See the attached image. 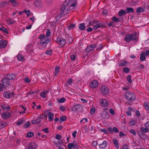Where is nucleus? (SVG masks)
I'll use <instances>...</instances> for the list:
<instances>
[{"mask_svg":"<svg viewBox=\"0 0 149 149\" xmlns=\"http://www.w3.org/2000/svg\"><path fill=\"white\" fill-rule=\"evenodd\" d=\"M72 1H65L61 6L60 10H62L64 14H68L71 10L74 9L76 8L77 2H72Z\"/></svg>","mask_w":149,"mask_h":149,"instance_id":"nucleus-1","label":"nucleus"},{"mask_svg":"<svg viewBox=\"0 0 149 149\" xmlns=\"http://www.w3.org/2000/svg\"><path fill=\"white\" fill-rule=\"evenodd\" d=\"M137 33L134 32L133 34H128L125 36L124 40L126 42H129L130 41L133 40L134 41H138L139 37L136 36Z\"/></svg>","mask_w":149,"mask_h":149,"instance_id":"nucleus-2","label":"nucleus"},{"mask_svg":"<svg viewBox=\"0 0 149 149\" xmlns=\"http://www.w3.org/2000/svg\"><path fill=\"white\" fill-rule=\"evenodd\" d=\"M51 40L50 38L41 40L39 43V49H45L48 42H51Z\"/></svg>","mask_w":149,"mask_h":149,"instance_id":"nucleus-3","label":"nucleus"},{"mask_svg":"<svg viewBox=\"0 0 149 149\" xmlns=\"http://www.w3.org/2000/svg\"><path fill=\"white\" fill-rule=\"evenodd\" d=\"M10 2L11 3L12 5L15 6H17L18 5L17 1H3L0 2V8H2L8 5Z\"/></svg>","mask_w":149,"mask_h":149,"instance_id":"nucleus-4","label":"nucleus"},{"mask_svg":"<svg viewBox=\"0 0 149 149\" xmlns=\"http://www.w3.org/2000/svg\"><path fill=\"white\" fill-rule=\"evenodd\" d=\"M125 98L131 101L134 100L136 98V96L135 94L132 92L127 91L126 92L124 95Z\"/></svg>","mask_w":149,"mask_h":149,"instance_id":"nucleus-5","label":"nucleus"},{"mask_svg":"<svg viewBox=\"0 0 149 149\" xmlns=\"http://www.w3.org/2000/svg\"><path fill=\"white\" fill-rule=\"evenodd\" d=\"M97 22V21L93 20L91 22H89V23L90 25L93 26V29L94 30H96L99 28H102L105 27V26L104 24H97L95 25H94L95 23H96Z\"/></svg>","mask_w":149,"mask_h":149,"instance_id":"nucleus-6","label":"nucleus"},{"mask_svg":"<svg viewBox=\"0 0 149 149\" xmlns=\"http://www.w3.org/2000/svg\"><path fill=\"white\" fill-rule=\"evenodd\" d=\"M3 85L4 86V89H6L10 85L9 80L6 77L5 78H3L1 81Z\"/></svg>","mask_w":149,"mask_h":149,"instance_id":"nucleus-7","label":"nucleus"},{"mask_svg":"<svg viewBox=\"0 0 149 149\" xmlns=\"http://www.w3.org/2000/svg\"><path fill=\"white\" fill-rule=\"evenodd\" d=\"M96 45L92 44L88 46L85 49V51L87 52L91 53H93V50L96 47Z\"/></svg>","mask_w":149,"mask_h":149,"instance_id":"nucleus-8","label":"nucleus"},{"mask_svg":"<svg viewBox=\"0 0 149 149\" xmlns=\"http://www.w3.org/2000/svg\"><path fill=\"white\" fill-rule=\"evenodd\" d=\"M145 127H142L140 130L143 132L147 133L149 131V121L146 122L144 125Z\"/></svg>","mask_w":149,"mask_h":149,"instance_id":"nucleus-9","label":"nucleus"},{"mask_svg":"<svg viewBox=\"0 0 149 149\" xmlns=\"http://www.w3.org/2000/svg\"><path fill=\"white\" fill-rule=\"evenodd\" d=\"M56 41L59 45L62 47L65 45L66 43V40L62 37L57 38Z\"/></svg>","mask_w":149,"mask_h":149,"instance_id":"nucleus-10","label":"nucleus"},{"mask_svg":"<svg viewBox=\"0 0 149 149\" xmlns=\"http://www.w3.org/2000/svg\"><path fill=\"white\" fill-rule=\"evenodd\" d=\"M109 114L108 112L106 111H103L100 114V117L103 119H107L109 117Z\"/></svg>","mask_w":149,"mask_h":149,"instance_id":"nucleus-11","label":"nucleus"},{"mask_svg":"<svg viewBox=\"0 0 149 149\" xmlns=\"http://www.w3.org/2000/svg\"><path fill=\"white\" fill-rule=\"evenodd\" d=\"M15 95L13 92L10 93L9 91H6L3 93V96L9 99L11 97H13Z\"/></svg>","mask_w":149,"mask_h":149,"instance_id":"nucleus-12","label":"nucleus"},{"mask_svg":"<svg viewBox=\"0 0 149 149\" xmlns=\"http://www.w3.org/2000/svg\"><path fill=\"white\" fill-rule=\"evenodd\" d=\"M100 91L104 95H107L109 93L108 88L105 86H101L100 88Z\"/></svg>","mask_w":149,"mask_h":149,"instance_id":"nucleus-13","label":"nucleus"},{"mask_svg":"<svg viewBox=\"0 0 149 149\" xmlns=\"http://www.w3.org/2000/svg\"><path fill=\"white\" fill-rule=\"evenodd\" d=\"M98 85V82L97 80H93L90 83V86L92 88H96Z\"/></svg>","mask_w":149,"mask_h":149,"instance_id":"nucleus-14","label":"nucleus"},{"mask_svg":"<svg viewBox=\"0 0 149 149\" xmlns=\"http://www.w3.org/2000/svg\"><path fill=\"white\" fill-rule=\"evenodd\" d=\"M37 147V145L36 143L35 142H31L29 145L28 146V149H35Z\"/></svg>","mask_w":149,"mask_h":149,"instance_id":"nucleus-15","label":"nucleus"},{"mask_svg":"<svg viewBox=\"0 0 149 149\" xmlns=\"http://www.w3.org/2000/svg\"><path fill=\"white\" fill-rule=\"evenodd\" d=\"M101 106L103 107H106L108 105V103L107 101L104 99L101 100L100 102Z\"/></svg>","mask_w":149,"mask_h":149,"instance_id":"nucleus-16","label":"nucleus"},{"mask_svg":"<svg viewBox=\"0 0 149 149\" xmlns=\"http://www.w3.org/2000/svg\"><path fill=\"white\" fill-rule=\"evenodd\" d=\"M81 107L82 106L80 104H76L73 105L71 110L72 111H76L80 109Z\"/></svg>","mask_w":149,"mask_h":149,"instance_id":"nucleus-17","label":"nucleus"},{"mask_svg":"<svg viewBox=\"0 0 149 149\" xmlns=\"http://www.w3.org/2000/svg\"><path fill=\"white\" fill-rule=\"evenodd\" d=\"M6 77L9 80H11L13 79H15L16 77L15 74H9L7 75Z\"/></svg>","mask_w":149,"mask_h":149,"instance_id":"nucleus-18","label":"nucleus"},{"mask_svg":"<svg viewBox=\"0 0 149 149\" xmlns=\"http://www.w3.org/2000/svg\"><path fill=\"white\" fill-rule=\"evenodd\" d=\"M11 113L9 112H7L5 113H2L1 116L4 119L9 118L11 116Z\"/></svg>","mask_w":149,"mask_h":149,"instance_id":"nucleus-19","label":"nucleus"},{"mask_svg":"<svg viewBox=\"0 0 149 149\" xmlns=\"http://www.w3.org/2000/svg\"><path fill=\"white\" fill-rule=\"evenodd\" d=\"M61 12L59 14V15H57L55 17L56 22H57L59 20L61 17H62L63 16H64V15H66L63 14L62 10H61Z\"/></svg>","mask_w":149,"mask_h":149,"instance_id":"nucleus-20","label":"nucleus"},{"mask_svg":"<svg viewBox=\"0 0 149 149\" xmlns=\"http://www.w3.org/2000/svg\"><path fill=\"white\" fill-rule=\"evenodd\" d=\"M1 107L2 109L4 110L6 109L8 111H9L10 110V107L7 104L1 105Z\"/></svg>","mask_w":149,"mask_h":149,"instance_id":"nucleus-21","label":"nucleus"},{"mask_svg":"<svg viewBox=\"0 0 149 149\" xmlns=\"http://www.w3.org/2000/svg\"><path fill=\"white\" fill-rule=\"evenodd\" d=\"M34 4L36 7H40L42 6V3L41 1H35Z\"/></svg>","mask_w":149,"mask_h":149,"instance_id":"nucleus-22","label":"nucleus"},{"mask_svg":"<svg viewBox=\"0 0 149 149\" xmlns=\"http://www.w3.org/2000/svg\"><path fill=\"white\" fill-rule=\"evenodd\" d=\"M42 117L39 116L37 119L34 120H32V124H35L40 122L42 120Z\"/></svg>","mask_w":149,"mask_h":149,"instance_id":"nucleus-23","label":"nucleus"},{"mask_svg":"<svg viewBox=\"0 0 149 149\" xmlns=\"http://www.w3.org/2000/svg\"><path fill=\"white\" fill-rule=\"evenodd\" d=\"M7 45L6 42L3 40H0V49L5 48Z\"/></svg>","mask_w":149,"mask_h":149,"instance_id":"nucleus-24","label":"nucleus"},{"mask_svg":"<svg viewBox=\"0 0 149 149\" xmlns=\"http://www.w3.org/2000/svg\"><path fill=\"white\" fill-rule=\"evenodd\" d=\"M18 60L20 61H24V56L20 54H18L17 56Z\"/></svg>","mask_w":149,"mask_h":149,"instance_id":"nucleus-25","label":"nucleus"},{"mask_svg":"<svg viewBox=\"0 0 149 149\" xmlns=\"http://www.w3.org/2000/svg\"><path fill=\"white\" fill-rule=\"evenodd\" d=\"M100 147L102 148H105L107 146V142L106 141H104L103 143L99 145Z\"/></svg>","mask_w":149,"mask_h":149,"instance_id":"nucleus-26","label":"nucleus"},{"mask_svg":"<svg viewBox=\"0 0 149 149\" xmlns=\"http://www.w3.org/2000/svg\"><path fill=\"white\" fill-rule=\"evenodd\" d=\"M54 113L51 112H49V113H48V119L49 121V122L52 121L53 120V117L54 116Z\"/></svg>","mask_w":149,"mask_h":149,"instance_id":"nucleus-27","label":"nucleus"},{"mask_svg":"<svg viewBox=\"0 0 149 149\" xmlns=\"http://www.w3.org/2000/svg\"><path fill=\"white\" fill-rule=\"evenodd\" d=\"M21 107V109H19V112L20 114H23L25 113V111L26 110V108L24 106H20Z\"/></svg>","mask_w":149,"mask_h":149,"instance_id":"nucleus-28","label":"nucleus"},{"mask_svg":"<svg viewBox=\"0 0 149 149\" xmlns=\"http://www.w3.org/2000/svg\"><path fill=\"white\" fill-rule=\"evenodd\" d=\"M85 26L84 23L80 24L79 25V29L81 30H83L85 29Z\"/></svg>","mask_w":149,"mask_h":149,"instance_id":"nucleus-29","label":"nucleus"},{"mask_svg":"<svg viewBox=\"0 0 149 149\" xmlns=\"http://www.w3.org/2000/svg\"><path fill=\"white\" fill-rule=\"evenodd\" d=\"M145 11L144 8L141 7H138L136 9V12L137 13H143Z\"/></svg>","mask_w":149,"mask_h":149,"instance_id":"nucleus-30","label":"nucleus"},{"mask_svg":"<svg viewBox=\"0 0 149 149\" xmlns=\"http://www.w3.org/2000/svg\"><path fill=\"white\" fill-rule=\"evenodd\" d=\"M138 3V1H131L130 4L132 6H136Z\"/></svg>","mask_w":149,"mask_h":149,"instance_id":"nucleus-31","label":"nucleus"},{"mask_svg":"<svg viewBox=\"0 0 149 149\" xmlns=\"http://www.w3.org/2000/svg\"><path fill=\"white\" fill-rule=\"evenodd\" d=\"M143 104L146 109L148 111V113H149V102H145Z\"/></svg>","mask_w":149,"mask_h":149,"instance_id":"nucleus-32","label":"nucleus"},{"mask_svg":"<svg viewBox=\"0 0 149 149\" xmlns=\"http://www.w3.org/2000/svg\"><path fill=\"white\" fill-rule=\"evenodd\" d=\"M127 13H133L134 10L133 8L127 7L126 8Z\"/></svg>","mask_w":149,"mask_h":149,"instance_id":"nucleus-33","label":"nucleus"},{"mask_svg":"<svg viewBox=\"0 0 149 149\" xmlns=\"http://www.w3.org/2000/svg\"><path fill=\"white\" fill-rule=\"evenodd\" d=\"M0 30L7 34L9 33L7 29L6 28H5L2 25H1V27H0Z\"/></svg>","mask_w":149,"mask_h":149,"instance_id":"nucleus-34","label":"nucleus"},{"mask_svg":"<svg viewBox=\"0 0 149 149\" xmlns=\"http://www.w3.org/2000/svg\"><path fill=\"white\" fill-rule=\"evenodd\" d=\"M113 142L116 146V148L117 149H118L119 148V146L118 141L116 139H113Z\"/></svg>","mask_w":149,"mask_h":149,"instance_id":"nucleus-35","label":"nucleus"},{"mask_svg":"<svg viewBox=\"0 0 149 149\" xmlns=\"http://www.w3.org/2000/svg\"><path fill=\"white\" fill-rule=\"evenodd\" d=\"M146 55L145 53H141L140 55V61H144L146 59Z\"/></svg>","mask_w":149,"mask_h":149,"instance_id":"nucleus-36","label":"nucleus"},{"mask_svg":"<svg viewBox=\"0 0 149 149\" xmlns=\"http://www.w3.org/2000/svg\"><path fill=\"white\" fill-rule=\"evenodd\" d=\"M59 68L58 66H56L55 68L54 75L57 76L59 72Z\"/></svg>","mask_w":149,"mask_h":149,"instance_id":"nucleus-37","label":"nucleus"},{"mask_svg":"<svg viewBox=\"0 0 149 149\" xmlns=\"http://www.w3.org/2000/svg\"><path fill=\"white\" fill-rule=\"evenodd\" d=\"M127 14V12L126 11H124L123 10H120L118 13V15L120 16H121L124 14Z\"/></svg>","mask_w":149,"mask_h":149,"instance_id":"nucleus-38","label":"nucleus"},{"mask_svg":"<svg viewBox=\"0 0 149 149\" xmlns=\"http://www.w3.org/2000/svg\"><path fill=\"white\" fill-rule=\"evenodd\" d=\"M26 49H28V52H31L33 51V49L32 48V45H31L30 44L28 45L27 47V48Z\"/></svg>","mask_w":149,"mask_h":149,"instance_id":"nucleus-39","label":"nucleus"},{"mask_svg":"<svg viewBox=\"0 0 149 149\" xmlns=\"http://www.w3.org/2000/svg\"><path fill=\"white\" fill-rule=\"evenodd\" d=\"M47 91H43L40 94V95L43 98H45L47 95Z\"/></svg>","mask_w":149,"mask_h":149,"instance_id":"nucleus-40","label":"nucleus"},{"mask_svg":"<svg viewBox=\"0 0 149 149\" xmlns=\"http://www.w3.org/2000/svg\"><path fill=\"white\" fill-rule=\"evenodd\" d=\"M111 19L114 22H120L119 19L115 16H113Z\"/></svg>","mask_w":149,"mask_h":149,"instance_id":"nucleus-41","label":"nucleus"},{"mask_svg":"<svg viewBox=\"0 0 149 149\" xmlns=\"http://www.w3.org/2000/svg\"><path fill=\"white\" fill-rule=\"evenodd\" d=\"M60 122H63L66 120V117L65 116H62L60 118Z\"/></svg>","mask_w":149,"mask_h":149,"instance_id":"nucleus-42","label":"nucleus"},{"mask_svg":"<svg viewBox=\"0 0 149 149\" xmlns=\"http://www.w3.org/2000/svg\"><path fill=\"white\" fill-rule=\"evenodd\" d=\"M128 64V62L125 61H124L122 62H121L120 65L121 66H124Z\"/></svg>","mask_w":149,"mask_h":149,"instance_id":"nucleus-43","label":"nucleus"},{"mask_svg":"<svg viewBox=\"0 0 149 149\" xmlns=\"http://www.w3.org/2000/svg\"><path fill=\"white\" fill-rule=\"evenodd\" d=\"M51 33L50 31V30L49 29H48L47 30L46 32V34L45 36L46 37H48L51 35Z\"/></svg>","mask_w":149,"mask_h":149,"instance_id":"nucleus-44","label":"nucleus"},{"mask_svg":"<svg viewBox=\"0 0 149 149\" xmlns=\"http://www.w3.org/2000/svg\"><path fill=\"white\" fill-rule=\"evenodd\" d=\"M124 72L126 73H128L130 71V69L127 67L124 68L123 69Z\"/></svg>","mask_w":149,"mask_h":149,"instance_id":"nucleus-45","label":"nucleus"},{"mask_svg":"<svg viewBox=\"0 0 149 149\" xmlns=\"http://www.w3.org/2000/svg\"><path fill=\"white\" fill-rule=\"evenodd\" d=\"M75 26V24H71L70 25L68 26V28L69 30H71L72 29L74 28Z\"/></svg>","mask_w":149,"mask_h":149,"instance_id":"nucleus-46","label":"nucleus"},{"mask_svg":"<svg viewBox=\"0 0 149 149\" xmlns=\"http://www.w3.org/2000/svg\"><path fill=\"white\" fill-rule=\"evenodd\" d=\"M47 38V37L44 34L41 35L39 38V39L40 40L45 39Z\"/></svg>","mask_w":149,"mask_h":149,"instance_id":"nucleus-47","label":"nucleus"},{"mask_svg":"<svg viewBox=\"0 0 149 149\" xmlns=\"http://www.w3.org/2000/svg\"><path fill=\"white\" fill-rule=\"evenodd\" d=\"M65 40L68 42V43H71L73 41V39L72 38L70 37L69 38L66 39Z\"/></svg>","mask_w":149,"mask_h":149,"instance_id":"nucleus-48","label":"nucleus"},{"mask_svg":"<svg viewBox=\"0 0 149 149\" xmlns=\"http://www.w3.org/2000/svg\"><path fill=\"white\" fill-rule=\"evenodd\" d=\"M33 135V134L32 132H29L27 134V137L28 138L31 137Z\"/></svg>","mask_w":149,"mask_h":149,"instance_id":"nucleus-49","label":"nucleus"},{"mask_svg":"<svg viewBox=\"0 0 149 149\" xmlns=\"http://www.w3.org/2000/svg\"><path fill=\"white\" fill-rule=\"evenodd\" d=\"M52 51L51 49H49L46 52V54L49 55H51L52 54Z\"/></svg>","mask_w":149,"mask_h":149,"instance_id":"nucleus-50","label":"nucleus"},{"mask_svg":"<svg viewBox=\"0 0 149 149\" xmlns=\"http://www.w3.org/2000/svg\"><path fill=\"white\" fill-rule=\"evenodd\" d=\"M24 121L23 120V119H21L19 120L17 123V125H20L22 124L23 123V122Z\"/></svg>","mask_w":149,"mask_h":149,"instance_id":"nucleus-51","label":"nucleus"},{"mask_svg":"<svg viewBox=\"0 0 149 149\" xmlns=\"http://www.w3.org/2000/svg\"><path fill=\"white\" fill-rule=\"evenodd\" d=\"M30 122L29 121L26 122L24 125V126L25 128L28 127L29 125Z\"/></svg>","mask_w":149,"mask_h":149,"instance_id":"nucleus-52","label":"nucleus"},{"mask_svg":"<svg viewBox=\"0 0 149 149\" xmlns=\"http://www.w3.org/2000/svg\"><path fill=\"white\" fill-rule=\"evenodd\" d=\"M73 145L72 147L75 149H79V147L77 144L76 143H73Z\"/></svg>","mask_w":149,"mask_h":149,"instance_id":"nucleus-53","label":"nucleus"},{"mask_svg":"<svg viewBox=\"0 0 149 149\" xmlns=\"http://www.w3.org/2000/svg\"><path fill=\"white\" fill-rule=\"evenodd\" d=\"M65 100V99L64 97L60 98L58 101L59 102L62 103Z\"/></svg>","mask_w":149,"mask_h":149,"instance_id":"nucleus-54","label":"nucleus"},{"mask_svg":"<svg viewBox=\"0 0 149 149\" xmlns=\"http://www.w3.org/2000/svg\"><path fill=\"white\" fill-rule=\"evenodd\" d=\"M76 56L75 54H74L72 55H71L70 56V59L72 61H74Z\"/></svg>","mask_w":149,"mask_h":149,"instance_id":"nucleus-55","label":"nucleus"},{"mask_svg":"<svg viewBox=\"0 0 149 149\" xmlns=\"http://www.w3.org/2000/svg\"><path fill=\"white\" fill-rule=\"evenodd\" d=\"M4 89V86L1 83H0V92L2 91Z\"/></svg>","mask_w":149,"mask_h":149,"instance_id":"nucleus-56","label":"nucleus"},{"mask_svg":"<svg viewBox=\"0 0 149 149\" xmlns=\"http://www.w3.org/2000/svg\"><path fill=\"white\" fill-rule=\"evenodd\" d=\"M127 79L129 82L131 83L132 81L131 80V76L130 75H128L127 77Z\"/></svg>","mask_w":149,"mask_h":149,"instance_id":"nucleus-57","label":"nucleus"},{"mask_svg":"<svg viewBox=\"0 0 149 149\" xmlns=\"http://www.w3.org/2000/svg\"><path fill=\"white\" fill-rule=\"evenodd\" d=\"M102 44H100L98 46V47L96 49V51H98L101 50L102 48Z\"/></svg>","mask_w":149,"mask_h":149,"instance_id":"nucleus-58","label":"nucleus"},{"mask_svg":"<svg viewBox=\"0 0 149 149\" xmlns=\"http://www.w3.org/2000/svg\"><path fill=\"white\" fill-rule=\"evenodd\" d=\"M95 111V108L94 107H92L90 110V112L91 114H93L94 113Z\"/></svg>","mask_w":149,"mask_h":149,"instance_id":"nucleus-59","label":"nucleus"},{"mask_svg":"<svg viewBox=\"0 0 149 149\" xmlns=\"http://www.w3.org/2000/svg\"><path fill=\"white\" fill-rule=\"evenodd\" d=\"M73 143H70L68 145V149H71L72 147Z\"/></svg>","mask_w":149,"mask_h":149,"instance_id":"nucleus-60","label":"nucleus"},{"mask_svg":"<svg viewBox=\"0 0 149 149\" xmlns=\"http://www.w3.org/2000/svg\"><path fill=\"white\" fill-rule=\"evenodd\" d=\"M73 82L72 79L71 78H69L68 79V84L69 85L70 84Z\"/></svg>","mask_w":149,"mask_h":149,"instance_id":"nucleus-61","label":"nucleus"},{"mask_svg":"<svg viewBox=\"0 0 149 149\" xmlns=\"http://www.w3.org/2000/svg\"><path fill=\"white\" fill-rule=\"evenodd\" d=\"M24 80L25 82L26 83L29 82L31 81L30 80L28 77H26L25 79H24Z\"/></svg>","mask_w":149,"mask_h":149,"instance_id":"nucleus-62","label":"nucleus"},{"mask_svg":"<svg viewBox=\"0 0 149 149\" xmlns=\"http://www.w3.org/2000/svg\"><path fill=\"white\" fill-rule=\"evenodd\" d=\"M143 53H145L146 56H147L148 55H149V50H147L146 52H143Z\"/></svg>","mask_w":149,"mask_h":149,"instance_id":"nucleus-63","label":"nucleus"},{"mask_svg":"<svg viewBox=\"0 0 149 149\" xmlns=\"http://www.w3.org/2000/svg\"><path fill=\"white\" fill-rule=\"evenodd\" d=\"M128 147V146L127 145L125 144L123 146L122 149H129Z\"/></svg>","mask_w":149,"mask_h":149,"instance_id":"nucleus-64","label":"nucleus"}]
</instances>
